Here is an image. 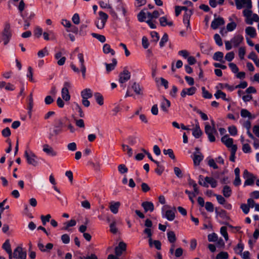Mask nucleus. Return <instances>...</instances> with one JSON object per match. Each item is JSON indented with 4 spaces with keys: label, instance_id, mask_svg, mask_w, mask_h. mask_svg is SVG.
Segmentation results:
<instances>
[{
    "label": "nucleus",
    "instance_id": "nucleus-59",
    "mask_svg": "<svg viewBox=\"0 0 259 259\" xmlns=\"http://www.w3.org/2000/svg\"><path fill=\"white\" fill-rule=\"evenodd\" d=\"M250 9L251 8H246V9H244L243 11V16L245 17V20H247V18L251 16L252 11Z\"/></svg>",
    "mask_w": 259,
    "mask_h": 259
},
{
    "label": "nucleus",
    "instance_id": "nucleus-7",
    "mask_svg": "<svg viewBox=\"0 0 259 259\" xmlns=\"http://www.w3.org/2000/svg\"><path fill=\"white\" fill-rule=\"evenodd\" d=\"M221 141L228 148H231L233 152H236L237 149V147L236 145L233 144V139L229 137L228 135L224 136L221 138Z\"/></svg>",
    "mask_w": 259,
    "mask_h": 259
},
{
    "label": "nucleus",
    "instance_id": "nucleus-51",
    "mask_svg": "<svg viewBox=\"0 0 259 259\" xmlns=\"http://www.w3.org/2000/svg\"><path fill=\"white\" fill-rule=\"evenodd\" d=\"M76 224V222L74 220H71L70 221L66 223L65 225H66L63 227V229L65 230H68V228L71 227H73L75 226Z\"/></svg>",
    "mask_w": 259,
    "mask_h": 259
},
{
    "label": "nucleus",
    "instance_id": "nucleus-38",
    "mask_svg": "<svg viewBox=\"0 0 259 259\" xmlns=\"http://www.w3.org/2000/svg\"><path fill=\"white\" fill-rule=\"evenodd\" d=\"M103 50L104 53L105 54L110 53L112 56L115 55V51L112 49L110 46L107 44H106L103 46Z\"/></svg>",
    "mask_w": 259,
    "mask_h": 259
},
{
    "label": "nucleus",
    "instance_id": "nucleus-11",
    "mask_svg": "<svg viewBox=\"0 0 259 259\" xmlns=\"http://www.w3.org/2000/svg\"><path fill=\"white\" fill-rule=\"evenodd\" d=\"M243 176L244 179H245L244 187L252 185L254 183L255 178L247 170H244Z\"/></svg>",
    "mask_w": 259,
    "mask_h": 259
},
{
    "label": "nucleus",
    "instance_id": "nucleus-43",
    "mask_svg": "<svg viewBox=\"0 0 259 259\" xmlns=\"http://www.w3.org/2000/svg\"><path fill=\"white\" fill-rule=\"evenodd\" d=\"M224 57V54L221 52H215L213 56V59L218 61L222 62Z\"/></svg>",
    "mask_w": 259,
    "mask_h": 259
},
{
    "label": "nucleus",
    "instance_id": "nucleus-37",
    "mask_svg": "<svg viewBox=\"0 0 259 259\" xmlns=\"http://www.w3.org/2000/svg\"><path fill=\"white\" fill-rule=\"evenodd\" d=\"M214 96L217 99L222 98L225 101L229 100L228 99L226 98V94L221 90H218L214 94Z\"/></svg>",
    "mask_w": 259,
    "mask_h": 259
},
{
    "label": "nucleus",
    "instance_id": "nucleus-18",
    "mask_svg": "<svg viewBox=\"0 0 259 259\" xmlns=\"http://www.w3.org/2000/svg\"><path fill=\"white\" fill-rule=\"evenodd\" d=\"M126 248V244L123 242H120L118 245L115 248V253L116 256H120L122 252L125 251Z\"/></svg>",
    "mask_w": 259,
    "mask_h": 259
},
{
    "label": "nucleus",
    "instance_id": "nucleus-33",
    "mask_svg": "<svg viewBox=\"0 0 259 259\" xmlns=\"http://www.w3.org/2000/svg\"><path fill=\"white\" fill-rule=\"evenodd\" d=\"M43 37L46 40H49L50 39L53 40L55 39V36L53 31L50 30L48 32H43Z\"/></svg>",
    "mask_w": 259,
    "mask_h": 259
},
{
    "label": "nucleus",
    "instance_id": "nucleus-6",
    "mask_svg": "<svg viewBox=\"0 0 259 259\" xmlns=\"http://www.w3.org/2000/svg\"><path fill=\"white\" fill-rule=\"evenodd\" d=\"M99 18L96 21V25L98 29H103L108 18V15L103 11L99 12Z\"/></svg>",
    "mask_w": 259,
    "mask_h": 259
},
{
    "label": "nucleus",
    "instance_id": "nucleus-32",
    "mask_svg": "<svg viewBox=\"0 0 259 259\" xmlns=\"http://www.w3.org/2000/svg\"><path fill=\"white\" fill-rule=\"evenodd\" d=\"M160 24L162 26H172L173 23L171 21L168 20L166 16L160 17L159 19Z\"/></svg>",
    "mask_w": 259,
    "mask_h": 259
},
{
    "label": "nucleus",
    "instance_id": "nucleus-8",
    "mask_svg": "<svg viewBox=\"0 0 259 259\" xmlns=\"http://www.w3.org/2000/svg\"><path fill=\"white\" fill-rule=\"evenodd\" d=\"M26 259V252L21 246H17L12 253V259Z\"/></svg>",
    "mask_w": 259,
    "mask_h": 259
},
{
    "label": "nucleus",
    "instance_id": "nucleus-57",
    "mask_svg": "<svg viewBox=\"0 0 259 259\" xmlns=\"http://www.w3.org/2000/svg\"><path fill=\"white\" fill-rule=\"evenodd\" d=\"M77 58L79 60V66L80 67H85L84 65V56L83 54L82 53H79L77 55Z\"/></svg>",
    "mask_w": 259,
    "mask_h": 259
},
{
    "label": "nucleus",
    "instance_id": "nucleus-20",
    "mask_svg": "<svg viewBox=\"0 0 259 259\" xmlns=\"http://www.w3.org/2000/svg\"><path fill=\"white\" fill-rule=\"evenodd\" d=\"M243 40V37L242 35L237 34L235 35L231 39V42L234 47H238Z\"/></svg>",
    "mask_w": 259,
    "mask_h": 259
},
{
    "label": "nucleus",
    "instance_id": "nucleus-1",
    "mask_svg": "<svg viewBox=\"0 0 259 259\" xmlns=\"http://www.w3.org/2000/svg\"><path fill=\"white\" fill-rule=\"evenodd\" d=\"M109 14L114 19H117L118 16L116 11L121 12L122 15L125 16L126 11L124 7V5L121 0H109Z\"/></svg>",
    "mask_w": 259,
    "mask_h": 259
},
{
    "label": "nucleus",
    "instance_id": "nucleus-42",
    "mask_svg": "<svg viewBox=\"0 0 259 259\" xmlns=\"http://www.w3.org/2000/svg\"><path fill=\"white\" fill-rule=\"evenodd\" d=\"M244 249V245L242 243L239 242L236 248H235L234 250L235 253L239 255H242L243 253L242 251Z\"/></svg>",
    "mask_w": 259,
    "mask_h": 259
},
{
    "label": "nucleus",
    "instance_id": "nucleus-28",
    "mask_svg": "<svg viewBox=\"0 0 259 259\" xmlns=\"http://www.w3.org/2000/svg\"><path fill=\"white\" fill-rule=\"evenodd\" d=\"M142 206L144 209L145 212H147L148 211L152 212L153 211L154 208L153 203L151 202H144L142 203Z\"/></svg>",
    "mask_w": 259,
    "mask_h": 259
},
{
    "label": "nucleus",
    "instance_id": "nucleus-58",
    "mask_svg": "<svg viewBox=\"0 0 259 259\" xmlns=\"http://www.w3.org/2000/svg\"><path fill=\"white\" fill-rule=\"evenodd\" d=\"M218 236L217 234L213 233L208 235V240L209 242H216L218 240Z\"/></svg>",
    "mask_w": 259,
    "mask_h": 259
},
{
    "label": "nucleus",
    "instance_id": "nucleus-16",
    "mask_svg": "<svg viewBox=\"0 0 259 259\" xmlns=\"http://www.w3.org/2000/svg\"><path fill=\"white\" fill-rule=\"evenodd\" d=\"M42 151L47 155L50 156H56L57 155V152L48 144H45L42 146Z\"/></svg>",
    "mask_w": 259,
    "mask_h": 259
},
{
    "label": "nucleus",
    "instance_id": "nucleus-61",
    "mask_svg": "<svg viewBox=\"0 0 259 259\" xmlns=\"http://www.w3.org/2000/svg\"><path fill=\"white\" fill-rule=\"evenodd\" d=\"M168 41V35L167 34L165 33L162 36L160 42L159 46L161 48H162L164 46L165 43Z\"/></svg>",
    "mask_w": 259,
    "mask_h": 259
},
{
    "label": "nucleus",
    "instance_id": "nucleus-29",
    "mask_svg": "<svg viewBox=\"0 0 259 259\" xmlns=\"http://www.w3.org/2000/svg\"><path fill=\"white\" fill-rule=\"evenodd\" d=\"M68 121L69 120L66 117L61 118L56 121L57 124V127L61 129L65 126Z\"/></svg>",
    "mask_w": 259,
    "mask_h": 259
},
{
    "label": "nucleus",
    "instance_id": "nucleus-35",
    "mask_svg": "<svg viewBox=\"0 0 259 259\" xmlns=\"http://www.w3.org/2000/svg\"><path fill=\"white\" fill-rule=\"evenodd\" d=\"M117 64V61L115 59H113L112 60V63L110 64L105 63L106 69L107 71L110 72L113 70Z\"/></svg>",
    "mask_w": 259,
    "mask_h": 259
},
{
    "label": "nucleus",
    "instance_id": "nucleus-27",
    "mask_svg": "<svg viewBox=\"0 0 259 259\" xmlns=\"http://www.w3.org/2000/svg\"><path fill=\"white\" fill-rule=\"evenodd\" d=\"M245 31L246 35L249 36L251 38L255 37L257 34L255 28L251 26L247 27Z\"/></svg>",
    "mask_w": 259,
    "mask_h": 259
},
{
    "label": "nucleus",
    "instance_id": "nucleus-31",
    "mask_svg": "<svg viewBox=\"0 0 259 259\" xmlns=\"http://www.w3.org/2000/svg\"><path fill=\"white\" fill-rule=\"evenodd\" d=\"M259 21V17L256 14H251V16L250 18H247L245 20L246 24L249 25H252L254 22H257Z\"/></svg>",
    "mask_w": 259,
    "mask_h": 259
},
{
    "label": "nucleus",
    "instance_id": "nucleus-9",
    "mask_svg": "<svg viewBox=\"0 0 259 259\" xmlns=\"http://www.w3.org/2000/svg\"><path fill=\"white\" fill-rule=\"evenodd\" d=\"M70 83L66 81L63 84V87L61 90V96L62 99L65 101H68L70 99V95L69 93V89L70 88Z\"/></svg>",
    "mask_w": 259,
    "mask_h": 259
},
{
    "label": "nucleus",
    "instance_id": "nucleus-19",
    "mask_svg": "<svg viewBox=\"0 0 259 259\" xmlns=\"http://www.w3.org/2000/svg\"><path fill=\"white\" fill-rule=\"evenodd\" d=\"M225 23L224 20L223 18L218 17L215 18L211 23V27L213 29H217L220 26L224 25Z\"/></svg>",
    "mask_w": 259,
    "mask_h": 259
},
{
    "label": "nucleus",
    "instance_id": "nucleus-34",
    "mask_svg": "<svg viewBox=\"0 0 259 259\" xmlns=\"http://www.w3.org/2000/svg\"><path fill=\"white\" fill-rule=\"evenodd\" d=\"M81 96L82 99H89L92 96V91L90 89H85L81 91Z\"/></svg>",
    "mask_w": 259,
    "mask_h": 259
},
{
    "label": "nucleus",
    "instance_id": "nucleus-54",
    "mask_svg": "<svg viewBox=\"0 0 259 259\" xmlns=\"http://www.w3.org/2000/svg\"><path fill=\"white\" fill-rule=\"evenodd\" d=\"M202 92V96L205 99H211L212 97V95L206 90L205 87H203L201 88Z\"/></svg>",
    "mask_w": 259,
    "mask_h": 259
},
{
    "label": "nucleus",
    "instance_id": "nucleus-36",
    "mask_svg": "<svg viewBox=\"0 0 259 259\" xmlns=\"http://www.w3.org/2000/svg\"><path fill=\"white\" fill-rule=\"evenodd\" d=\"M167 236L168 241L174 244L176 241V237L174 232L172 231H168L167 232Z\"/></svg>",
    "mask_w": 259,
    "mask_h": 259
},
{
    "label": "nucleus",
    "instance_id": "nucleus-2",
    "mask_svg": "<svg viewBox=\"0 0 259 259\" xmlns=\"http://www.w3.org/2000/svg\"><path fill=\"white\" fill-rule=\"evenodd\" d=\"M198 183L200 185L206 188H208L209 185L212 188L217 187L218 185L217 181L213 177H206L204 178L202 175L198 177Z\"/></svg>",
    "mask_w": 259,
    "mask_h": 259
},
{
    "label": "nucleus",
    "instance_id": "nucleus-50",
    "mask_svg": "<svg viewBox=\"0 0 259 259\" xmlns=\"http://www.w3.org/2000/svg\"><path fill=\"white\" fill-rule=\"evenodd\" d=\"M240 114L243 118L247 117L249 119L252 118L251 113L246 109H242L240 112Z\"/></svg>",
    "mask_w": 259,
    "mask_h": 259
},
{
    "label": "nucleus",
    "instance_id": "nucleus-13",
    "mask_svg": "<svg viewBox=\"0 0 259 259\" xmlns=\"http://www.w3.org/2000/svg\"><path fill=\"white\" fill-rule=\"evenodd\" d=\"M195 150V151L193 153V162L194 165H199L200 162L203 159V156L202 154V153L199 151V149L198 148L196 147Z\"/></svg>",
    "mask_w": 259,
    "mask_h": 259
},
{
    "label": "nucleus",
    "instance_id": "nucleus-52",
    "mask_svg": "<svg viewBox=\"0 0 259 259\" xmlns=\"http://www.w3.org/2000/svg\"><path fill=\"white\" fill-rule=\"evenodd\" d=\"M92 35L102 43H103L106 41V37L103 35L93 33Z\"/></svg>",
    "mask_w": 259,
    "mask_h": 259
},
{
    "label": "nucleus",
    "instance_id": "nucleus-49",
    "mask_svg": "<svg viewBox=\"0 0 259 259\" xmlns=\"http://www.w3.org/2000/svg\"><path fill=\"white\" fill-rule=\"evenodd\" d=\"M110 231L113 234H116L118 232V229L116 226V221L113 220L110 224Z\"/></svg>",
    "mask_w": 259,
    "mask_h": 259
},
{
    "label": "nucleus",
    "instance_id": "nucleus-15",
    "mask_svg": "<svg viewBox=\"0 0 259 259\" xmlns=\"http://www.w3.org/2000/svg\"><path fill=\"white\" fill-rule=\"evenodd\" d=\"M119 82L121 84L127 81L131 78V73L126 69H124L123 71L119 74Z\"/></svg>",
    "mask_w": 259,
    "mask_h": 259
},
{
    "label": "nucleus",
    "instance_id": "nucleus-26",
    "mask_svg": "<svg viewBox=\"0 0 259 259\" xmlns=\"http://www.w3.org/2000/svg\"><path fill=\"white\" fill-rule=\"evenodd\" d=\"M70 67L71 69L73 70V71L75 72L79 73L80 71L82 73V75L83 78H85V73H86V67H80V70L78 68H77L73 63H71L70 64Z\"/></svg>",
    "mask_w": 259,
    "mask_h": 259
},
{
    "label": "nucleus",
    "instance_id": "nucleus-60",
    "mask_svg": "<svg viewBox=\"0 0 259 259\" xmlns=\"http://www.w3.org/2000/svg\"><path fill=\"white\" fill-rule=\"evenodd\" d=\"M163 153L165 155H168L169 157L171 158L172 159H174L175 158V155L174 154L173 151L171 149H164Z\"/></svg>",
    "mask_w": 259,
    "mask_h": 259
},
{
    "label": "nucleus",
    "instance_id": "nucleus-40",
    "mask_svg": "<svg viewBox=\"0 0 259 259\" xmlns=\"http://www.w3.org/2000/svg\"><path fill=\"white\" fill-rule=\"evenodd\" d=\"M144 233L147 234V237L149 238V244L150 247H152L153 240L152 239V232L150 228H146L144 231Z\"/></svg>",
    "mask_w": 259,
    "mask_h": 259
},
{
    "label": "nucleus",
    "instance_id": "nucleus-24",
    "mask_svg": "<svg viewBox=\"0 0 259 259\" xmlns=\"http://www.w3.org/2000/svg\"><path fill=\"white\" fill-rule=\"evenodd\" d=\"M2 247L9 254V259H12V253L13 252L11 249L9 240H7L5 241V242L3 244Z\"/></svg>",
    "mask_w": 259,
    "mask_h": 259
},
{
    "label": "nucleus",
    "instance_id": "nucleus-17",
    "mask_svg": "<svg viewBox=\"0 0 259 259\" xmlns=\"http://www.w3.org/2000/svg\"><path fill=\"white\" fill-rule=\"evenodd\" d=\"M192 14V11H187L185 13L183 17V23L187 27V30L190 31L191 28L190 25V19Z\"/></svg>",
    "mask_w": 259,
    "mask_h": 259
},
{
    "label": "nucleus",
    "instance_id": "nucleus-41",
    "mask_svg": "<svg viewBox=\"0 0 259 259\" xmlns=\"http://www.w3.org/2000/svg\"><path fill=\"white\" fill-rule=\"evenodd\" d=\"M132 89L134 90L135 93L137 95L142 94V89L139 84L134 82L132 85Z\"/></svg>",
    "mask_w": 259,
    "mask_h": 259
},
{
    "label": "nucleus",
    "instance_id": "nucleus-45",
    "mask_svg": "<svg viewBox=\"0 0 259 259\" xmlns=\"http://www.w3.org/2000/svg\"><path fill=\"white\" fill-rule=\"evenodd\" d=\"M122 149L123 151H125L127 152V154L129 157H132L133 156V150L128 145L122 144Z\"/></svg>",
    "mask_w": 259,
    "mask_h": 259
},
{
    "label": "nucleus",
    "instance_id": "nucleus-48",
    "mask_svg": "<svg viewBox=\"0 0 259 259\" xmlns=\"http://www.w3.org/2000/svg\"><path fill=\"white\" fill-rule=\"evenodd\" d=\"M220 233L221 235L224 237L225 240L227 241L229 239L228 234L227 233V227L223 226L221 228Z\"/></svg>",
    "mask_w": 259,
    "mask_h": 259
},
{
    "label": "nucleus",
    "instance_id": "nucleus-14",
    "mask_svg": "<svg viewBox=\"0 0 259 259\" xmlns=\"http://www.w3.org/2000/svg\"><path fill=\"white\" fill-rule=\"evenodd\" d=\"M176 210L175 208L173 209H168L165 212H162V215L163 218L166 219L169 221H172L175 218V213Z\"/></svg>",
    "mask_w": 259,
    "mask_h": 259
},
{
    "label": "nucleus",
    "instance_id": "nucleus-30",
    "mask_svg": "<svg viewBox=\"0 0 259 259\" xmlns=\"http://www.w3.org/2000/svg\"><path fill=\"white\" fill-rule=\"evenodd\" d=\"M170 102L169 100L164 98L161 102L160 108L164 112L168 110V108L170 107Z\"/></svg>",
    "mask_w": 259,
    "mask_h": 259
},
{
    "label": "nucleus",
    "instance_id": "nucleus-12",
    "mask_svg": "<svg viewBox=\"0 0 259 259\" xmlns=\"http://www.w3.org/2000/svg\"><path fill=\"white\" fill-rule=\"evenodd\" d=\"M236 8L238 10L241 9L243 7L251 8L252 4L251 0H235Z\"/></svg>",
    "mask_w": 259,
    "mask_h": 259
},
{
    "label": "nucleus",
    "instance_id": "nucleus-3",
    "mask_svg": "<svg viewBox=\"0 0 259 259\" xmlns=\"http://www.w3.org/2000/svg\"><path fill=\"white\" fill-rule=\"evenodd\" d=\"M24 156L28 164L36 166L38 164V158L34 153L29 149H26L24 152Z\"/></svg>",
    "mask_w": 259,
    "mask_h": 259
},
{
    "label": "nucleus",
    "instance_id": "nucleus-21",
    "mask_svg": "<svg viewBox=\"0 0 259 259\" xmlns=\"http://www.w3.org/2000/svg\"><path fill=\"white\" fill-rule=\"evenodd\" d=\"M196 88L194 87L184 89L181 93V96L182 97H185L186 95L192 96L196 93Z\"/></svg>",
    "mask_w": 259,
    "mask_h": 259
},
{
    "label": "nucleus",
    "instance_id": "nucleus-53",
    "mask_svg": "<svg viewBox=\"0 0 259 259\" xmlns=\"http://www.w3.org/2000/svg\"><path fill=\"white\" fill-rule=\"evenodd\" d=\"M27 77L28 78L29 80L32 82H34V80L33 78V70L31 67L29 66L28 68L27 73Z\"/></svg>",
    "mask_w": 259,
    "mask_h": 259
},
{
    "label": "nucleus",
    "instance_id": "nucleus-56",
    "mask_svg": "<svg viewBox=\"0 0 259 259\" xmlns=\"http://www.w3.org/2000/svg\"><path fill=\"white\" fill-rule=\"evenodd\" d=\"M51 218V215L50 214H48L46 215H42L40 216V219L44 225H46L47 223L50 222Z\"/></svg>",
    "mask_w": 259,
    "mask_h": 259
},
{
    "label": "nucleus",
    "instance_id": "nucleus-63",
    "mask_svg": "<svg viewBox=\"0 0 259 259\" xmlns=\"http://www.w3.org/2000/svg\"><path fill=\"white\" fill-rule=\"evenodd\" d=\"M205 208L207 211L213 212L214 210L213 205L210 202H206L205 204Z\"/></svg>",
    "mask_w": 259,
    "mask_h": 259
},
{
    "label": "nucleus",
    "instance_id": "nucleus-25",
    "mask_svg": "<svg viewBox=\"0 0 259 259\" xmlns=\"http://www.w3.org/2000/svg\"><path fill=\"white\" fill-rule=\"evenodd\" d=\"M196 122L195 128L192 130V135L195 138L198 139L202 135V132L200 129L199 123L197 121Z\"/></svg>",
    "mask_w": 259,
    "mask_h": 259
},
{
    "label": "nucleus",
    "instance_id": "nucleus-62",
    "mask_svg": "<svg viewBox=\"0 0 259 259\" xmlns=\"http://www.w3.org/2000/svg\"><path fill=\"white\" fill-rule=\"evenodd\" d=\"M218 203L221 205H224L226 202V199L221 195L214 194Z\"/></svg>",
    "mask_w": 259,
    "mask_h": 259
},
{
    "label": "nucleus",
    "instance_id": "nucleus-39",
    "mask_svg": "<svg viewBox=\"0 0 259 259\" xmlns=\"http://www.w3.org/2000/svg\"><path fill=\"white\" fill-rule=\"evenodd\" d=\"M223 194L224 197L228 198L232 194V190L230 187L227 185H225L223 187Z\"/></svg>",
    "mask_w": 259,
    "mask_h": 259
},
{
    "label": "nucleus",
    "instance_id": "nucleus-10",
    "mask_svg": "<svg viewBox=\"0 0 259 259\" xmlns=\"http://www.w3.org/2000/svg\"><path fill=\"white\" fill-rule=\"evenodd\" d=\"M12 37V33L10 30L9 25L5 26L3 33H2V39L4 41L5 45H7L10 41Z\"/></svg>",
    "mask_w": 259,
    "mask_h": 259
},
{
    "label": "nucleus",
    "instance_id": "nucleus-5",
    "mask_svg": "<svg viewBox=\"0 0 259 259\" xmlns=\"http://www.w3.org/2000/svg\"><path fill=\"white\" fill-rule=\"evenodd\" d=\"M189 185L192 186L193 188V192L189 191L188 190H185V193L188 195L189 198L192 203H194V198L199 193V190L197 187V184L195 181L190 180L189 181Z\"/></svg>",
    "mask_w": 259,
    "mask_h": 259
},
{
    "label": "nucleus",
    "instance_id": "nucleus-46",
    "mask_svg": "<svg viewBox=\"0 0 259 259\" xmlns=\"http://www.w3.org/2000/svg\"><path fill=\"white\" fill-rule=\"evenodd\" d=\"M49 55V51L47 47H45L43 49L39 50L37 53V56L39 58H43Z\"/></svg>",
    "mask_w": 259,
    "mask_h": 259
},
{
    "label": "nucleus",
    "instance_id": "nucleus-4",
    "mask_svg": "<svg viewBox=\"0 0 259 259\" xmlns=\"http://www.w3.org/2000/svg\"><path fill=\"white\" fill-rule=\"evenodd\" d=\"M211 126L208 122L205 123V133L207 135L209 141L210 142H213L215 141L214 134H217V132L214 127V122L211 120Z\"/></svg>",
    "mask_w": 259,
    "mask_h": 259
},
{
    "label": "nucleus",
    "instance_id": "nucleus-64",
    "mask_svg": "<svg viewBox=\"0 0 259 259\" xmlns=\"http://www.w3.org/2000/svg\"><path fill=\"white\" fill-rule=\"evenodd\" d=\"M79 259H98V258L95 254L92 253L91 255L85 256H79Z\"/></svg>",
    "mask_w": 259,
    "mask_h": 259
},
{
    "label": "nucleus",
    "instance_id": "nucleus-47",
    "mask_svg": "<svg viewBox=\"0 0 259 259\" xmlns=\"http://www.w3.org/2000/svg\"><path fill=\"white\" fill-rule=\"evenodd\" d=\"M138 19L140 22H144L147 20L146 13L141 11L138 15Z\"/></svg>",
    "mask_w": 259,
    "mask_h": 259
},
{
    "label": "nucleus",
    "instance_id": "nucleus-55",
    "mask_svg": "<svg viewBox=\"0 0 259 259\" xmlns=\"http://www.w3.org/2000/svg\"><path fill=\"white\" fill-rule=\"evenodd\" d=\"M229 257L228 252L221 251L216 256V259H227Z\"/></svg>",
    "mask_w": 259,
    "mask_h": 259
},
{
    "label": "nucleus",
    "instance_id": "nucleus-44",
    "mask_svg": "<svg viewBox=\"0 0 259 259\" xmlns=\"http://www.w3.org/2000/svg\"><path fill=\"white\" fill-rule=\"evenodd\" d=\"M94 97L96 102L100 105H102L104 104L103 96L99 93H96Z\"/></svg>",
    "mask_w": 259,
    "mask_h": 259
},
{
    "label": "nucleus",
    "instance_id": "nucleus-22",
    "mask_svg": "<svg viewBox=\"0 0 259 259\" xmlns=\"http://www.w3.org/2000/svg\"><path fill=\"white\" fill-rule=\"evenodd\" d=\"M120 206V203L119 201H111L110 203L109 208L110 211L113 214H117L118 212L119 208Z\"/></svg>",
    "mask_w": 259,
    "mask_h": 259
},
{
    "label": "nucleus",
    "instance_id": "nucleus-23",
    "mask_svg": "<svg viewBox=\"0 0 259 259\" xmlns=\"http://www.w3.org/2000/svg\"><path fill=\"white\" fill-rule=\"evenodd\" d=\"M62 53L60 51L57 52L55 54V58L57 60H58L57 64L59 66L63 65L66 61V58L65 57H62Z\"/></svg>",
    "mask_w": 259,
    "mask_h": 259
}]
</instances>
